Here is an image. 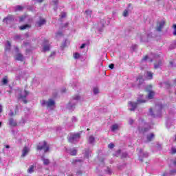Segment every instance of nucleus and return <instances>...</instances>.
<instances>
[{"mask_svg":"<svg viewBox=\"0 0 176 176\" xmlns=\"http://www.w3.org/2000/svg\"><path fill=\"white\" fill-rule=\"evenodd\" d=\"M142 98H144V96H140L138 98L137 102L133 101L129 102L128 107L129 111H135L137 108V104H144V102H146V100Z\"/></svg>","mask_w":176,"mask_h":176,"instance_id":"obj_1","label":"nucleus"},{"mask_svg":"<svg viewBox=\"0 0 176 176\" xmlns=\"http://www.w3.org/2000/svg\"><path fill=\"white\" fill-rule=\"evenodd\" d=\"M80 100V96L79 95H75L72 97V98L70 100V102L67 105V109L69 111H74L75 109V107H76V104H78V102Z\"/></svg>","mask_w":176,"mask_h":176,"instance_id":"obj_2","label":"nucleus"},{"mask_svg":"<svg viewBox=\"0 0 176 176\" xmlns=\"http://www.w3.org/2000/svg\"><path fill=\"white\" fill-rule=\"evenodd\" d=\"M162 108H163V105L162 104L156 105L153 110L152 109H150L149 110L150 115L153 118H157V116H160V113H162Z\"/></svg>","mask_w":176,"mask_h":176,"instance_id":"obj_3","label":"nucleus"},{"mask_svg":"<svg viewBox=\"0 0 176 176\" xmlns=\"http://www.w3.org/2000/svg\"><path fill=\"white\" fill-rule=\"evenodd\" d=\"M55 102L54 100L52 99H49L48 100H43L41 101V104L43 107H45V108H47V109H53L54 108V105H55Z\"/></svg>","mask_w":176,"mask_h":176,"instance_id":"obj_4","label":"nucleus"},{"mask_svg":"<svg viewBox=\"0 0 176 176\" xmlns=\"http://www.w3.org/2000/svg\"><path fill=\"white\" fill-rule=\"evenodd\" d=\"M146 91H148V96H145L144 95L143 98H142V100H145L146 101V100H152L153 98V97H155V92L153 91H152V85H148L146 87Z\"/></svg>","mask_w":176,"mask_h":176,"instance_id":"obj_5","label":"nucleus"},{"mask_svg":"<svg viewBox=\"0 0 176 176\" xmlns=\"http://www.w3.org/2000/svg\"><path fill=\"white\" fill-rule=\"evenodd\" d=\"M16 94H18L19 100H22L25 104H27V100H25V97L28 96V91H27L26 90L23 91L19 89L18 91H16Z\"/></svg>","mask_w":176,"mask_h":176,"instance_id":"obj_6","label":"nucleus"},{"mask_svg":"<svg viewBox=\"0 0 176 176\" xmlns=\"http://www.w3.org/2000/svg\"><path fill=\"white\" fill-rule=\"evenodd\" d=\"M38 151H44V152H47L49 151V146H47V143L45 141L41 142L37 146Z\"/></svg>","mask_w":176,"mask_h":176,"instance_id":"obj_7","label":"nucleus"},{"mask_svg":"<svg viewBox=\"0 0 176 176\" xmlns=\"http://www.w3.org/2000/svg\"><path fill=\"white\" fill-rule=\"evenodd\" d=\"M79 138H80V133H70L68 138V140L69 142H76Z\"/></svg>","mask_w":176,"mask_h":176,"instance_id":"obj_8","label":"nucleus"},{"mask_svg":"<svg viewBox=\"0 0 176 176\" xmlns=\"http://www.w3.org/2000/svg\"><path fill=\"white\" fill-rule=\"evenodd\" d=\"M149 38H152V34H144L140 36V41L141 42H148V39H149Z\"/></svg>","mask_w":176,"mask_h":176,"instance_id":"obj_9","label":"nucleus"},{"mask_svg":"<svg viewBox=\"0 0 176 176\" xmlns=\"http://www.w3.org/2000/svg\"><path fill=\"white\" fill-rule=\"evenodd\" d=\"M153 61V59H152V58L148 55H146V56H144L143 58V59L142 60V63H152Z\"/></svg>","mask_w":176,"mask_h":176,"instance_id":"obj_10","label":"nucleus"},{"mask_svg":"<svg viewBox=\"0 0 176 176\" xmlns=\"http://www.w3.org/2000/svg\"><path fill=\"white\" fill-rule=\"evenodd\" d=\"M13 20V16L8 15L6 19H3V23H6L7 24H10V22H12Z\"/></svg>","mask_w":176,"mask_h":176,"instance_id":"obj_11","label":"nucleus"},{"mask_svg":"<svg viewBox=\"0 0 176 176\" xmlns=\"http://www.w3.org/2000/svg\"><path fill=\"white\" fill-rule=\"evenodd\" d=\"M45 23H46V20L41 18L40 20L36 22V27H42V25H44V24Z\"/></svg>","mask_w":176,"mask_h":176,"instance_id":"obj_12","label":"nucleus"},{"mask_svg":"<svg viewBox=\"0 0 176 176\" xmlns=\"http://www.w3.org/2000/svg\"><path fill=\"white\" fill-rule=\"evenodd\" d=\"M67 153L71 155L72 156H76L78 151L76 148H70L67 150Z\"/></svg>","mask_w":176,"mask_h":176,"instance_id":"obj_13","label":"nucleus"},{"mask_svg":"<svg viewBox=\"0 0 176 176\" xmlns=\"http://www.w3.org/2000/svg\"><path fill=\"white\" fill-rule=\"evenodd\" d=\"M120 129V124H114L111 126V131H117V130H119Z\"/></svg>","mask_w":176,"mask_h":176,"instance_id":"obj_14","label":"nucleus"},{"mask_svg":"<svg viewBox=\"0 0 176 176\" xmlns=\"http://www.w3.org/2000/svg\"><path fill=\"white\" fill-rule=\"evenodd\" d=\"M9 124L10 126H11L12 127H16V126H18L17 124V121H16L13 118H10L9 119Z\"/></svg>","mask_w":176,"mask_h":176,"instance_id":"obj_15","label":"nucleus"},{"mask_svg":"<svg viewBox=\"0 0 176 176\" xmlns=\"http://www.w3.org/2000/svg\"><path fill=\"white\" fill-rule=\"evenodd\" d=\"M165 22L164 21H162L161 22H159L157 25V31H162V29L163 27H164Z\"/></svg>","mask_w":176,"mask_h":176,"instance_id":"obj_16","label":"nucleus"},{"mask_svg":"<svg viewBox=\"0 0 176 176\" xmlns=\"http://www.w3.org/2000/svg\"><path fill=\"white\" fill-rule=\"evenodd\" d=\"M28 152H30V148L25 146L22 151V157H25L28 155Z\"/></svg>","mask_w":176,"mask_h":176,"instance_id":"obj_17","label":"nucleus"},{"mask_svg":"<svg viewBox=\"0 0 176 176\" xmlns=\"http://www.w3.org/2000/svg\"><path fill=\"white\" fill-rule=\"evenodd\" d=\"M45 45L43 46V51L44 52H49L50 50V45H49V41H45Z\"/></svg>","mask_w":176,"mask_h":176,"instance_id":"obj_18","label":"nucleus"},{"mask_svg":"<svg viewBox=\"0 0 176 176\" xmlns=\"http://www.w3.org/2000/svg\"><path fill=\"white\" fill-rule=\"evenodd\" d=\"M144 76H139L137 78V83H138L139 86H141V85H142V83H144Z\"/></svg>","mask_w":176,"mask_h":176,"instance_id":"obj_19","label":"nucleus"},{"mask_svg":"<svg viewBox=\"0 0 176 176\" xmlns=\"http://www.w3.org/2000/svg\"><path fill=\"white\" fill-rule=\"evenodd\" d=\"M19 112V107H16L14 111L10 110V112L9 113V116H16Z\"/></svg>","mask_w":176,"mask_h":176,"instance_id":"obj_20","label":"nucleus"},{"mask_svg":"<svg viewBox=\"0 0 176 176\" xmlns=\"http://www.w3.org/2000/svg\"><path fill=\"white\" fill-rule=\"evenodd\" d=\"M162 65H163V61H162L161 60H158L157 63H154V68L155 69H157V68H160Z\"/></svg>","mask_w":176,"mask_h":176,"instance_id":"obj_21","label":"nucleus"},{"mask_svg":"<svg viewBox=\"0 0 176 176\" xmlns=\"http://www.w3.org/2000/svg\"><path fill=\"white\" fill-rule=\"evenodd\" d=\"M63 128L61 126H56L55 129L50 128L48 131H56L57 133H59V131H62Z\"/></svg>","mask_w":176,"mask_h":176,"instance_id":"obj_22","label":"nucleus"},{"mask_svg":"<svg viewBox=\"0 0 176 176\" xmlns=\"http://www.w3.org/2000/svg\"><path fill=\"white\" fill-rule=\"evenodd\" d=\"M176 174V169L170 170L169 173H163V176H168V175H175Z\"/></svg>","mask_w":176,"mask_h":176,"instance_id":"obj_23","label":"nucleus"},{"mask_svg":"<svg viewBox=\"0 0 176 176\" xmlns=\"http://www.w3.org/2000/svg\"><path fill=\"white\" fill-rule=\"evenodd\" d=\"M58 4V1L54 0L50 3L51 6L54 7V10H56L57 9V5Z\"/></svg>","mask_w":176,"mask_h":176,"instance_id":"obj_24","label":"nucleus"},{"mask_svg":"<svg viewBox=\"0 0 176 176\" xmlns=\"http://www.w3.org/2000/svg\"><path fill=\"white\" fill-rule=\"evenodd\" d=\"M145 75H146V78L148 80L153 79V73L151 72H147Z\"/></svg>","mask_w":176,"mask_h":176,"instance_id":"obj_25","label":"nucleus"},{"mask_svg":"<svg viewBox=\"0 0 176 176\" xmlns=\"http://www.w3.org/2000/svg\"><path fill=\"white\" fill-rule=\"evenodd\" d=\"M15 58L18 61H23L24 60V57H23V55H21V54H17L15 56Z\"/></svg>","mask_w":176,"mask_h":176,"instance_id":"obj_26","label":"nucleus"},{"mask_svg":"<svg viewBox=\"0 0 176 176\" xmlns=\"http://www.w3.org/2000/svg\"><path fill=\"white\" fill-rule=\"evenodd\" d=\"M28 19H30V16H28L27 14H25L20 17L19 21H27Z\"/></svg>","mask_w":176,"mask_h":176,"instance_id":"obj_27","label":"nucleus"},{"mask_svg":"<svg viewBox=\"0 0 176 176\" xmlns=\"http://www.w3.org/2000/svg\"><path fill=\"white\" fill-rule=\"evenodd\" d=\"M10 46H11L10 42L7 41L6 44V47H5L6 52H10Z\"/></svg>","mask_w":176,"mask_h":176,"instance_id":"obj_28","label":"nucleus"},{"mask_svg":"<svg viewBox=\"0 0 176 176\" xmlns=\"http://www.w3.org/2000/svg\"><path fill=\"white\" fill-rule=\"evenodd\" d=\"M155 138V135L153 133H150L149 135H147V142H151V140Z\"/></svg>","mask_w":176,"mask_h":176,"instance_id":"obj_29","label":"nucleus"},{"mask_svg":"<svg viewBox=\"0 0 176 176\" xmlns=\"http://www.w3.org/2000/svg\"><path fill=\"white\" fill-rule=\"evenodd\" d=\"M31 26L28 24L26 25H23L21 27H19V30H21V31L24 30H27V28H30Z\"/></svg>","mask_w":176,"mask_h":176,"instance_id":"obj_30","label":"nucleus"},{"mask_svg":"<svg viewBox=\"0 0 176 176\" xmlns=\"http://www.w3.org/2000/svg\"><path fill=\"white\" fill-rule=\"evenodd\" d=\"M111 21V19H107V21L106 22H104V21H102L100 22V24L104 26V25H109V23Z\"/></svg>","mask_w":176,"mask_h":176,"instance_id":"obj_31","label":"nucleus"},{"mask_svg":"<svg viewBox=\"0 0 176 176\" xmlns=\"http://www.w3.org/2000/svg\"><path fill=\"white\" fill-rule=\"evenodd\" d=\"M41 160H43V164H45V166H47V164L50 163V161H49L47 159H45L44 157H42Z\"/></svg>","mask_w":176,"mask_h":176,"instance_id":"obj_32","label":"nucleus"},{"mask_svg":"<svg viewBox=\"0 0 176 176\" xmlns=\"http://www.w3.org/2000/svg\"><path fill=\"white\" fill-rule=\"evenodd\" d=\"M85 15L87 16V19L91 18V10H88L85 11Z\"/></svg>","mask_w":176,"mask_h":176,"instance_id":"obj_33","label":"nucleus"},{"mask_svg":"<svg viewBox=\"0 0 176 176\" xmlns=\"http://www.w3.org/2000/svg\"><path fill=\"white\" fill-rule=\"evenodd\" d=\"M26 122H27V120L25 118H22L19 123V126H24Z\"/></svg>","mask_w":176,"mask_h":176,"instance_id":"obj_34","label":"nucleus"},{"mask_svg":"<svg viewBox=\"0 0 176 176\" xmlns=\"http://www.w3.org/2000/svg\"><path fill=\"white\" fill-rule=\"evenodd\" d=\"M94 141H95L94 137L93 136L89 137L88 142H89V144H94Z\"/></svg>","mask_w":176,"mask_h":176,"instance_id":"obj_35","label":"nucleus"},{"mask_svg":"<svg viewBox=\"0 0 176 176\" xmlns=\"http://www.w3.org/2000/svg\"><path fill=\"white\" fill-rule=\"evenodd\" d=\"M74 58H75V60H78V59L80 58V54H79L78 52L74 53Z\"/></svg>","mask_w":176,"mask_h":176,"instance_id":"obj_36","label":"nucleus"},{"mask_svg":"<svg viewBox=\"0 0 176 176\" xmlns=\"http://www.w3.org/2000/svg\"><path fill=\"white\" fill-rule=\"evenodd\" d=\"M122 15L124 16V17H127V16H129V9L124 10Z\"/></svg>","mask_w":176,"mask_h":176,"instance_id":"obj_37","label":"nucleus"},{"mask_svg":"<svg viewBox=\"0 0 176 176\" xmlns=\"http://www.w3.org/2000/svg\"><path fill=\"white\" fill-rule=\"evenodd\" d=\"M93 91H94V94L95 95L98 94V93H100V90L98 89V87H94Z\"/></svg>","mask_w":176,"mask_h":176,"instance_id":"obj_38","label":"nucleus"},{"mask_svg":"<svg viewBox=\"0 0 176 176\" xmlns=\"http://www.w3.org/2000/svg\"><path fill=\"white\" fill-rule=\"evenodd\" d=\"M60 36H63V32L61 31L56 33V38H60Z\"/></svg>","mask_w":176,"mask_h":176,"instance_id":"obj_39","label":"nucleus"},{"mask_svg":"<svg viewBox=\"0 0 176 176\" xmlns=\"http://www.w3.org/2000/svg\"><path fill=\"white\" fill-rule=\"evenodd\" d=\"M138 131H139V133H145V132H146V131H148V129H141V128H138Z\"/></svg>","mask_w":176,"mask_h":176,"instance_id":"obj_40","label":"nucleus"},{"mask_svg":"<svg viewBox=\"0 0 176 176\" xmlns=\"http://www.w3.org/2000/svg\"><path fill=\"white\" fill-rule=\"evenodd\" d=\"M76 122H78V118L75 116H73L72 118V122L74 124V123H76Z\"/></svg>","mask_w":176,"mask_h":176,"instance_id":"obj_41","label":"nucleus"},{"mask_svg":"<svg viewBox=\"0 0 176 176\" xmlns=\"http://www.w3.org/2000/svg\"><path fill=\"white\" fill-rule=\"evenodd\" d=\"M28 173H29L30 174H31V173H34V166H30V168L28 170Z\"/></svg>","mask_w":176,"mask_h":176,"instance_id":"obj_42","label":"nucleus"},{"mask_svg":"<svg viewBox=\"0 0 176 176\" xmlns=\"http://www.w3.org/2000/svg\"><path fill=\"white\" fill-rule=\"evenodd\" d=\"M170 153H172V154L176 153V148L175 147H172L170 148Z\"/></svg>","mask_w":176,"mask_h":176,"instance_id":"obj_43","label":"nucleus"},{"mask_svg":"<svg viewBox=\"0 0 176 176\" xmlns=\"http://www.w3.org/2000/svg\"><path fill=\"white\" fill-rule=\"evenodd\" d=\"M168 87V84H167L166 82L161 83V87Z\"/></svg>","mask_w":176,"mask_h":176,"instance_id":"obj_44","label":"nucleus"},{"mask_svg":"<svg viewBox=\"0 0 176 176\" xmlns=\"http://www.w3.org/2000/svg\"><path fill=\"white\" fill-rule=\"evenodd\" d=\"M22 9H24V7H23L21 6H17L16 7V10H21Z\"/></svg>","mask_w":176,"mask_h":176,"instance_id":"obj_45","label":"nucleus"},{"mask_svg":"<svg viewBox=\"0 0 176 176\" xmlns=\"http://www.w3.org/2000/svg\"><path fill=\"white\" fill-rule=\"evenodd\" d=\"M91 151H86L85 152V156L86 157L89 158L90 157V153H91Z\"/></svg>","mask_w":176,"mask_h":176,"instance_id":"obj_46","label":"nucleus"},{"mask_svg":"<svg viewBox=\"0 0 176 176\" xmlns=\"http://www.w3.org/2000/svg\"><path fill=\"white\" fill-rule=\"evenodd\" d=\"M2 83L3 85H6V83H8V78L6 77L3 79Z\"/></svg>","mask_w":176,"mask_h":176,"instance_id":"obj_47","label":"nucleus"},{"mask_svg":"<svg viewBox=\"0 0 176 176\" xmlns=\"http://www.w3.org/2000/svg\"><path fill=\"white\" fill-rule=\"evenodd\" d=\"M115 147V144L111 143L108 145V148H109V149H113V148Z\"/></svg>","mask_w":176,"mask_h":176,"instance_id":"obj_48","label":"nucleus"},{"mask_svg":"<svg viewBox=\"0 0 176 176\" xmlns=\"http://www.w3.org/2000/svg\"><path fill=\"white\" fill-rule=\"evenodd\" d=\"M65 16H67V14H66L65 12H62V13L60 14V17H61L62 19H64V17H65Z\"/></svg>","mask_w":176,"mask_h":176,"instance_id":"obj_49","label":"nucleus"},{"mask_svg":"<svg viewBox=\"0 0 176 176\" xmlns=\"http://www.w3.org/2000/svg\"><path fill=\"white\" fill-rule=\"evenodd\" d=\"M133 123H134V120L130 118V119L129 120V124H133Z\"/></svg>","mask_w":176,"mask_h":176,"instance_id":"obj_50","label":"nucleus"},{"mask_svg":"<svg viewBox=\"0 0 176 176\" xmlns=\"http://www.w3.org/2000/svg\"><path fill=\"white\" fill-rule=\"evenodd\" d=\"M173 28H174V32H173V35L176 36V25H173Z\"/></svg>","mask_w":176,"mask_h":176,"instance_id":"obj_51","label":"nucleus"},{"mask_svg":"<svg viewBox=\"0 0 176 176\" xmlns=\"http://www.w3.org/2000/svg\"><path fill=\"white\" fill-rule=\"evenodd\" d=\"M114 67H115V65H113V64H110L109 65V68H110L111 69H113Z\"/></svg>","mask_w":176,"mask_h":176,"instance_id":"obj_52","label":"nucleus"},{"mask_svg":"<svg viewBox=\"0 0 176 176\" xmlns=\"http://www.w3.org/2000/svg\"><path fill=\"white\" fill-rule=\"evenodd\" d=\"M85 47H86V43L82 44L81 46L80 47V49H85Z\"/></svg>","mask_w":176,"mask_h":176,"instance_id":"obj_53","label":"nucleus"},{"mask_svg":"<svg viewBox=\"0 0 176 176\" xmlns=\"http://www.w3.org/2000/svg\"><path fill=\"white\" fill-rule=\"evenodd\" d=\"M107 173L108 174H111L112 173V170H111V168H107Z\"/></svg>","mask_w":176,"mask_h":176,"instance_id":"obj_54","label":"nucleus"},{"mask_svg":"<svg viewBox=\"0 0 176 176\" xmlns=\"http://www.w3.org/2000/svg\"><path fill=\"white\" fill-rule=\"evenodd\" d=\"M173 164H174L176 167V158L172 161Z\"/></svg>","mask_w":176,"mask_h":176,"instance_id":"obj_55","label":"nucleus"},{"mask_svg":"<svg viewBox=\"0 0 176 176\" xmlns=\"http://www.w3.org/2000/svg\"><path fill=\"white\" fill-rule=\"evenodd\" d=\"M21 36L19 35L15 36L14 39H20Z\"/></svg>","mask_w":176,"mask_h":176,"instance_id":"obj_56","label":"nucleus"},{"mask_svg":"<svg viewBox=\"0 0 176 176\" xmlns=\"http://www.w3.org/2000/svg\"><path fill=\"white\" fill-rule=\"evenodd\" d=\"M33 1H36V2H38V3L43 2V0H33Z\"/></svg>","mask_w":176,"mask_h":176,"instance_id":"obj_57","label":"nucleus"},{"mask_svg":"<svg viewBox=\"0 0 176 176\" xmlns=\"http://www.w3.org/2000/svg\"><path fill=\"white\" fill-rule=\"evenodd\" d=\"M2 113V105L0 104V113Z\"/></svg>","mask_w":176,"mask_h":176,"instance_id":"obj_58","label":"nucleus"},{"mask_svg":"<svg viewBox=\"0 0 176 176\" xmlns=\"http://www.w3.org/2000/svg\"><path fill=\"white\" fill-rule=\"evenodd\" d=\"M15 52H16V53L19 52V48L17 47H15Z\"/></svg>","mask_w":176,"mask_h":176,"instance_id":"obj_59","label":"nucleus"},{"mask_svg":"<svg viewBox=\"0 0 176 176\" xmlns=\"http://www.w3.org/2000/svg\"><path fill=\"white\" fill-rule=\"evenodd\" d=\"M144 157H148V153H146L145 154H144Z\"/></svg>","mask_w":176,"mask_h":176,"instance_id":"obj_60","label":"nucleus"},{"mask_svg":"<svg viewBox=\"0 0 176 176\" xmlns=\"http://www.w3.org/2000/svg\"><path fill=\"white\" fill-rule=\"evenodd\" d=\"M6 149H9V148H10V146L6 145Z\"/></svg>","mask_w":176,"mask_h":176,"instance_id":"obj_61","label":"nucleus"},{"mask_svg":"<svg viewBox=\"0 0 176 176\" xmlns=\"http://www.w3.org/2000/svg\"><path fill=\"white\" fill-rule=\"evenodd\" d=\"M140 156H141V155L142 153V150L140 149Z\"/></svg>","mask_w":176,"mask_h":176,"instance_id":"obj_62","label":"nucleus"},{"mask_svg":"<svg viewBox=\"0 0 176 176\" xmlns=\"http://www.w3.org/2000/svg\"><path fill=\"white\" fill-rule=\"evenodd\" d=\"M170 65H173V62L170 61Z\"/></svg>","mask_w":176,"mask_h":176,"instance_id":"obj_63","label":"nucleus"},{"mask_svg":"<svg viewBox=\"0 0 176 176\" xmlns=\"http://www.w3.org/2000/svg\"><path fill=\"white\" fill-rule=\"evenodd\" d=\"M76 162H80V160H76Z\"/></svg>","mask_w":176,"mask_h":176,"instance_id":"obj_64","label":"nucleus"}]
</instances>
